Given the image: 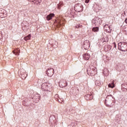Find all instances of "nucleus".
Listing matches in <instances>:
<instances>
[{
    "mask_svg": "<svg viewBox=\"0 0 127 127\" xmlns=\"http://www.w3.org/2000/svg\"><path fill=\"white\" fill-rule=\"evenodd\" d=\"M118 48L119 50L123 51V52H126L127 51V43H119L118 44Z\"/></svg>",
    "mask_w": 127,
    "mask_h": 127,
    "instance_id": "f257e3e1",
    "label": "nucleus"
},
{
    "mask_svg": "<svg viewBox=\"0 0 127 127\" xmlns=\"http://www.w3.org/2000/svg\"><path fill=\"white\" fill-rule=\"evenodd\" d=\"M18 75L21 77L22 80H25V79L27 77V74H26V71L23 69H22L19 71Z\"/></svg>",
    "mask_w": 127,
    "mask_h": 127,
    "instance_id": "f03ea898",
    "label": "nucleus"
},
{
    "mask_svg": "<svg viewBox=\"0 0 127 127\" xmlns=\"http://www.w3.org/2000/svg\"><path fill=\"white\" fill-rule=\"evenodd\" d=\"M51 87V84L49 83H43L41 88L43 91H49V89Z\"/></svg>",
    "mask_w": 127,
    "mask_h": 127,
    "instance_id": "7ed1b4c3",
    "label": "nucleus"
},
{
    "mask_svg": "<svg viewBox=\"0 0 127 127\" xmlns=\"http://www.w3.org/2000/svg\"><path fill=\"white\" fill-rule=\"evenodd\" d=\"M74 9L75 11L80 12L83 10V5L82 4H76L74 6Z\"/></svg>",
    "mask_w": 127,
    "mask_h": 127,
    "instance_id": "20e7f679",
    "label": "nucleus"
},
{
    "mask_svg": "<svg viewBox=\"0 0 127 127\" xmlns=\"http://www.w3.org/2000/svg\"><path fill=\"white\" fill-rule=\"evenodd\" d=\"M83 48L85 50H88L90 48V41L89 40H85L82 44Z\"/></svg>",
    "mask_w": 127,
    "mask_h": 127,
    "instance_id": "39448f33",
    "label": "nucleus"
},
{
    "mask_svg": "<svg viewBox=\"0 0 127 127\" xmlns=\"http://www.w3.org/2000/svg\"><path fill=\"white\" fill-rule=\"evenodd\" d=\"M95 73H96L95 67H92L90 69L87 70V74L89 75L94 76V75H95Z\"/></svg>",
    "mask_w": 127,
    "mask_h": 127,
    "instance_id": "423d86ee",
    "label": "nucleus"
},
{
    "mask_svg": "<svg viewBox=\"0 0 127 127\" xmlns=\"http://www.w3.org/2000/svg\"><path fill=\"white\" fill-rule=\"evenodd\" d=\"M6 11L5 10L0 8V17L3 18V17H6Z\"/></svg>",
    "mask_w": 127,
    "mask_h": 127,
    "instance_id": "0eeeda50",
    "label": "nucleus"
},
{
    "mask_svg": "<svg viewBox=\"0 0 127 127\" xmlns=\"http://www.w3.org/2000/svg\"><path fill=\"white\" fill-rule=\"evenodd\" d=\"M46 74L49 77H52V76H53V74H54V69L53 68L49 69L47 71Z\"/></svg>",
    "mask_w": 127,
    "mask_h": 127,
    "instance_id": "6e6552de",
    "label": "nucleus"
},
{
    "mask_svg": "<svg viewBox=\"0 0 127 127\" xmlns=\"http://www.w3.org/2000/svg\"><path fill=\"white\" fill-rule=\"evenodd\" d=\"M101 20V19L98 18V17H95L92 20V23H94L95 24V25H97L98 24H100V21Z\"/></svg>",
    "mask_w": 127,
    "mask_h": 127,
    "instance_id": "1a4fd4ad",
    "label": "nucleus"
},
{
    "mask_svg": "<svg viewBox=\"0 0 127 127\" xmlns=\"http://www.w3.org/2000/svg\"><path fill=\"white\" fill-rule=\"evenodd\" d=\"M107 100H106L105 104L106 106H109V105L107 104V103H112V100H113V96L112 95H108L107 97Z\"/></svg>",
    "mask_w": 127,
    "mask_h": 127,
    "instance_id": "9d476101",
    "label": "nucleus"
},
{
    "mask_svg": "<svg viewBox=\"0 0 127 127\" xmlns=\"http://www.w3.org/2000/svg\"><path fill=\"white\" fill-rule=\"evenodd\" d=\"M83 56V59H85V60H89L90 59V54L88 53L85 54Z\"/></svg>",
    "mask_w": 127,
    "mask_h": 127,
    "instance_id": "9b49d317",
    "label": "nucleus"
},
{
    "mask_svg": "<svg viewBox=\"0 0 127 127\" xmlns=\"http://www.w3.org/2000/svg\"><path fill=\"white\" fill-rule=\"evenodd\" d=\"M53 16H54V13H51L49 15H48L47 17H46V19L47 20H51V19H52V17H53Z\"/></svg>",
    "mask_w": 127,
    "mask_h": 127,
    "instance_id": "f8f14e48",
    "label": "nucleus"
},
{
    "mask_svg": "<svg viewBox=\"0 0 127 127\" xmlns=\"http://www.w3.org/2000/svg\"><path fill=\"white\" fill-rule=\"evenodd\" d=\"M86 100H92L93 99V95L92 94H86Z\"/></svg>",
    "mask_w": 127,
    "mask_h": 127,
    "instance_id": "ddd939ff",
    "label": "nucleus"
},
{
    "mask_svg": "<svg viewBox=\"0 0 127 127\" xmlns=\"http://www.w3.org/2000/svg\"><path fill=\"white\" fill-rule=\"evenodd\" d=\"M30 38H31V35L29 34L27 36L24 37V40L27 41V40H30Z\"/></svg>",
    "mask_w": 127,
    "mask_h": 127,
    "instance_id": "4468645a",
    "label": "nucleus"
},
{
    "mask_svg": "<svg viewBox=\"0 0 127 127\" xmlns=\"http://www.w3.org/2000/svg\"><path fill=\"white\" fill-rule=\"evenodd\" d=\"M109 88H112L113 89V88H115V84L114 83V82H113L112 83L109 84L108 85Z\"/></svg>",
    "mask_w": 127,
    "mask_h": 127,
    "instance_id": "2eb2a0df",
    "label": "nucleus"
},
{
    "mask_svg": "<svg viewBox=\"0 0 127 127\" xmlns=\"http://www.w3.org/2000/svg\"><path fill=\"white\" fill-rule=\"evenodd\" d=\"M33 99H36V100H39V99H40V95L39 94H36L33 97Z\"/></svg>",
    "mask_w": 127,
    "mask_h": 127,
    "instance_id": "dca6fc26",
    "label": "nucleus"
},
{
    "mask_svg": "<svg viewBox=\"0 0 127 127\" xmlns=\"http://www.w3.org/2000/svg\"><path fill=\"white\" fill-rule=\"evenodd\" d=\"M92 31H94V32H98V31H99V28L98 27L93 28L92 29Z\"/></svg>",
    "mask_w": 127,
    "mask_h": 127,
    "instance_id": "f3484780",
    "label": "nucleus"
},
{
    "mask_svg": "<svg viewBox=\"0 0 127 127\" xmlns=\"http://www.w3.org/2000/svg\"><path fill=\"white\" fill-rule=\"evenodd\" d=\"M56 22H57V23L58 24L57 25L58 27H59V26H60L61 25V24L62 23H61V21H60V20H59L58 21H56Z\"/></svg>",
    "mask_w": 127,
    "mask_h": 127,
    "instance_id": "a211bd4d",
    "label": "nucleus"
},
{
    "mask_svg": "<svg viewBox=\"0 0 127 127\" xmlns=\"http://www.w3.org/2000/svg\"><path fill=\"white\" fill-rule=\"evenodd\" d=\"M96 86H100L101 85V82L99 80H96L95 82Z\"/></svg>",
    "mask_w": 127,
    "mask_h": 127,
    "instance_id": "6ab92c4d",
    "label": "nucleus"
},
{
    "mask_svg": "<svg viewBox=\"0 0 127 127\" xmlns=\"http://www.w3.org/2000/svg\"><path fill=\"white\" fill-rule=\"evenodd\" d=\"M105 70L106 69L103 70V74H104V75H109V71H107V72L106 73V72H105Z\"/></svg>",
    "mask_w": 127,
    "mask_h": 127,
    "instance_id": "aec40b11",
    "label": "nucleus"
},
{
    "mask_svg": "<svg viewBox=\"0 0 127 127\" xmlns=\"http://www.w3.org/2000/svg\"><path fill=\"white\" fill-rule=\"evenodd\" d=\"M74 125H75L74 123H72L69 126H68V127H74Z\"/></svg>",
    "mask_w": 127,
    "mask_h": 127,
    "instance_id": "412c9836",
    "label": "nucleus"
},
{
    "mask_svg": "<svg viewBox=\"0 0 127 127\" xmlns=\"http://www.w3.org/2000/svg\"><path fill=\"white\" fill-rule=\"evenodd\" d=\"M90 1V0H85V2L86 3H89V2Z\"/></svg>",
    "mask_w": 127,
    "mask_h": 127,
    "instance_id": "4be33fe9",
    "label": "nucleus"
},
{
    "mask_svg": "<svg viewBox=\"0 0 127 127\" xmlns=\"http://www.w3.org/2000/svg\"><path fill=\"white\" fill-rule=\"evenodd\" d=\"M113 44L114 45L115 48H116V47H117V45H116V43H114Z\"/></svg>",
    "mask_w": 127,
    "mask_h": 127,
    "instance_id": "5701e85b",
    "label": "nucleus"
},
{
    "mask_svg": "<svg viewBox=\"0 0 127 127\" xmlns=\"http://www.w3.org/2000/svg\"><path fill=\"white\" fill-rule=\"evenodd\" d=\"M70 38H73V35H69Z\"/></svg>",
    "mask_w": 127,
    "mask_h": 127,
    "instance_id": "b1692460",
    "label": "nucleus"
},
{
    "mask_svg": "<svg viewBox=\"0 0 127 127\" xmlns=\"http://www.w3.org/2000/svg\"><path fill=\"white\" fill-rule=\"evenodd\" d=\"M1 39V34L0 33V40Z\"/></svg>",
    "mask_w": 127,
    "mask_h": 127,
    "instance_id": "393cba45",
    "label": "nucleus"
},
{
    "mask_svg": "<svg viewBox=\"0 0 127 127\" xmlns=\"http://www.w3.org/2000/svg\"><path fill=\"white\" fill-rule=\"evenodd\" d=\"M125 22H126V23H127V18L126 19V20H125Z\"/></svg>",
    "mask_w": 127,
    "mask_h": 127,
    "instance_id": "a878e982",
    "label": "nucleus"
},
{
    "mask_svg": "<svg viewBox=\"0 0 127 127\" xmlns=\"http://www.w3.org/2000/svg\"><path fill=\"white\" fill-rule=\"evenodd\" d=\"M76 28H79V27H80V26H76Z\"/></svg>",
    "mask_w": 127,
    "mask_h": 127,
    "instance_id": "bb28decb",
    "label": "nucleus"
},
{
    "mask_svg": "<svg viewBox=\"0 0 127 127\" xmlns=\"http://www.w3.org/2000/svg\"><path fill=\"white\" fill-rule=\"evenodd\" d=\"M108 27L109 28V29H110V30H111V27L109 26Z\"/></svg>",
    "mask_w": 127,
    "mask_h": 127,
    "instance_id": "cd10ccee",
    "label": "nucleus"
},
{
    "mask_svg": "<svg viewBox=\"0 0 127 127\" xmlns=\"http://www.w3.org/2000/svg\"><path fill=\"white\" fill-rule=\"evenodd\" d=\"M106 26H108V25H105L104 26V27H106Z\"/></svg>",
    "mask_w": 127,
    "mask_h": 127,
    "instance_id": "c85d7f7f",
    "label": "nucleus"
},
{
    "mask_svg": "<svg viewBox=\"0 0 127 127\" xmlns=\"http://www.w3.org/2000/svg\"><path fill=\"white\" fill-rule=\"evenodd\" d=\"M116 118H119V116L117 115Z\"/></svg>",
    "mask_w": 127,
    "mask_h": 127,
    "instance_id": "c756f323",
    "label": "nucleus"
},
{
    "mask_svg": "<svg viewBox=\"0 0 127 127\" xmlns=\"http://www.w3.org/2000/svg\"><path fill=\"white\" fill-rule=\"evenodd\" d=\"M117 121H119V118H117Z\"/></svg>",
    "mask_w": 127,
    "mask_h": 127,
    "instance_id": "7c9ffc66",
    "label": "nucleus"
},
{
    "mask_svg": "<svg viewBox=\"0 0 127 127\" xmlns=\"http://www.w3.org/2000/svg\"><path fill=\"white\" fill-rule=\"evenodd\" d=\"M124 14H126V12H124Z\"/></svg>",
    "mask_w": 127,
    "mask_h": 127,
    "instance_id": "2f4dec72",
    "label": "nucleus"
},
{
    "mask_svg": "<svg viewBox=\"0 0 127 127\" xmlns=\"http://www.w3.org/2000/svg\"><path fill=\"white\" fill-rule=\"evenodd\" d=\"M99 9H101V8H99Z\"/></svg>",
    "mask_w": 127,
    "mask_h": 127,
    "instance_id": "473e14b6",
    "label": "nucleus"
},
{
    "mask_svg": "<svg viewBox=\"0 0 127 127\" xmlns=\"http://www.w3.org/2000/svg\"><path fill=\"white\" fill-rule=\"evenodd\" d=\"M51 40L53 41V40Z\"/></svg>",
    "mask_w": 127,
    "mask_h": 127,
    "instance_id": "72a5a7b5",
    "label": "nucleus"
}]
</instances>
